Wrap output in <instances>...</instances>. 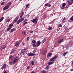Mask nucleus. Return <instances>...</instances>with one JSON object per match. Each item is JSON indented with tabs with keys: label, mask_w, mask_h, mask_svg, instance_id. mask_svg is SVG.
<instances>
[{
	"label": "nucleus",
	"mask_w": 73,
	"mask_h": 73,
	"mask_svg": "<svg viewBox=\"0 0 73 73\" xmlns=\"http://www.w3.org/2000/svg\"><path fill=\"white\" fill-rule=\"evenodd\" d=\"M57 57H58V55H55L52 57V58H51L50 60V61H52V62H53V61H55V60H56Z\"/></svg>",
	"instance_id": "1"
},
{
	"label": "nucleus",
	"mask_w": 73,
	"mask_h": 73,
	"mask_svg": "<svg viewBox=\"0 0 73 73\" xmlns=\"http://www.w3.org/2000/svg\"><path fill=\"white\" fill-rule=\"evenodd\" d=\"M24 20V18H22L19 19L17 23V24H20V23H21V21H23Z\"/></svg>",
	"instance_id": "2"
},
{
	"label": "nucleus",
	"mask_w": 73,
	"mask_h": 73,
	"mask_svg": "<svg viewBox=\"0 0 73 73\" xmlns=\"http://www.w3.org/2000/svg\"><path fill=\"white\" fill-rule=\"evenodd\" d=\"M17 58H18V57L17 56H16L13 59V64H15V63L16 61H17Z\"/></svg>",
	"instance_id": "3"
},
{
	"label": "nucleus",
	"mask_w": 73,
	"mask_h": 73,
	"mask_svg": "<svg viewBox=\"0 0 73 73\" xmlns=\"http://www.w3.org/2000/svg\"><path fill=\"white\" fill-rule=\"evenodd\" d=\"M27 51V48H25L24 49H22L21 50V53H23V55L25 54V52Z\"/></svg>",
	"instance_id": "4"
},
{
	"label": "nucleus",
	"mask_w": 73,
	"mask_h": 73,
	"mask_svg": "<svg viewBox=\"0 0 73 73\" xmlns=\"http://www.w3.org/2000/svg\"><path fill=\"white\" fill-rule=\"evenodd\" d=\"M27 55L29 56H35V54L30 53L29 54H27Z\"/></svg>",
	"instance_id": "5"
},
{
	"label": "nucleus",
	"mask_w": 73,
	"mask_h": 73,
	"mask_svg": "<svg viewBox=\"0 0 73 73\" xmlns=\"http://www.w3.org/2000/svg\"><path fill=\"white\" fill-rule=\"evenodd\" d=\"M8 8H9V6L7 5L4 7L3 9V11H5V10H7V9H8Z\"/></svg>",
	"instance_id": "6"
},
{
	"label": "nucleus",
	"mask_w": 73,
	"mask_h": 73,
	"mask_svg": "<svg viewBox=\"0 0 73 73\" xmlns=\"http://www.w3.org/2000/svg\"><path fill=\"white\" fill-rule=\"evenodd\" d=\"M19 20V17H17L16 18H15V19L13 21V23H15V22H17V20Z\"/></svg>",
	"instance_id": "7"
},
{
	"label": "nucleus",
	"mask_w": 73,
	"mask_h": 73,
	"mask_svg": "<svg viewBox=\"0 0 73 73\" xmlns=\"http://www.w3.org/2000/svg\"><path fill=\"white\" fill-rule=\"evenodd\" d=\"M37 45L36 46V47H38L41 44V42H40V40H38L37 42Z\"/></svg>",
	"instance_id": "8"
},
{
	"label": "nucleus",
	"mask_w": 73,
	"mask_h": 73,
	"mask_svg": "<svg viewBox=\"0 0 73 73\" xmlns=\"http://www.w3.org/2000/svg\"><path fill=\"white\" fill-rule=\"evenodd\" d=\"M7 64H4L3 66H2L1 69L3 70L4 69V68H6V66Z\"/></svg>",
	"instance_id": "9"
},
{
	"label": "nucleus",
	"mask_w": 73,
	"mask_h": 73,
	"mask_svg": "<svg viewBox=\"0 0 73 73\" xmlns=\"http://www.w3.org/2000/svg\"><path fill=\"white\" fill-rule=\"evenodd\" d=\"M32 22L33 23H35V24L37 23V21L35 19H33L32 21Z\"/></svg>",
	"instance_id": "10"
},
{
	"label": "nucleus",
	"mask_w": 73,
	"mask_h": 73,
	"mask_svg": "<svg viewBox=\"0 0 73 73\" xmlns=\"http://www.w3.org/2000/svg\"><path fill=\"white\" fill-rule=\"evenodd\" d=\"M68 2L69 5H72L73 3V2L72 1H68Z\"/></svg>",
	"instance_id": "11"
},
{
	"label": "nucleus",
	"mask_w": 73,
	"mask_h": 73,
	"mask_svg": "<svg viewBox=\"0 0 73 73\" xmlns=\"http://www.w3.org/2000/svg\"><path fill=\"white\" fill-rule=\"evenodd\" d=\"M15 31V28L11 30V31H9V33H12V32H13Z\"/></svg>",
	"instance_id": "12"
},
{
	"label": "nucleus",
	"mask_w": 73,
	"mask_h": 73,
	"mask_svg": "<svg viewBox=\"0 0 73 73\" xmlns=\"http://www.w3.org/2000/svg\"><path fill=\"white\" fill-rule=\"evenodd\" d=\"M45 6L46 7H50L51 5H50L49 3H47L45 5Z\"/></svg>",
	"instance_id": "13"
},
{
	"label": "nucleus",
	"mask_w": 73,
	"mask_h": 73,
	"mask_svg": "<svg viewBox=\"0 0 73 73\" xmlns=\"http://www.w3.org/2000/svg\"><path fill=\"white\" fill-rule=\"evenodd\" d=\"M63 41V39H60L58 42V44H60L61 42H62Z\"/></svg>",
	"instance_id": "14"
},
{
	"label": "nucleus",
	"mask_w": 73,
	"mask_h": 73,
	"mask_svg": "<svg viewBox=\"0 0 73 73\" xmlns=\"http://www.w3.org/2000/svg\"><path fill=\"white\" fill-rule=\"evenodd\" d=\"M52 53H49L47 55L48 56H47V57H51V56H52Z\"/></svg>",
	"instance_id": "15"
},
{
	"label": "nucleus",
	"mask_w": 73,
	"mask_h": 73,
	"mask_svg": "<svg viewBox=\"0 0 73 73\" xmlns=\"http://www.w3.org/2000/svg\"><path fill=\"white\" fill-rule=\"evenodd\" d=\"M53 63H54V62H53L50 61L48 62V65H52V64H53Z\"/></svg>",
	"instance_id": "16"
},
{
	"label": "nucleus",
	"mask_w": 73,
	"mask_h": 73,
	"mask_svg": "<svg viewBox=\"0 0 73 73\" xmlns=\"http://www.w3.org/2000/svg\"><path fill=\"white\" fill-rule=\"evenodd\" d=\"M22 33H23V35H25L27 34V32L25 31H23L22 32Z\"/></svg>",
	"instance_id": "17"
},
{
	"label": "nucleus",
	"mask_w": 73,
	"mask_h": 73,
	"mask_svg": "<svg viewBox=\"0 0 73 73\" xmlns=\"http://www.w3.org/2000/svg\"><path fill=\"white\" fill-rule=\"evenodd\" d=\"M15 45V46H18L19 45V43H17V42H16Z\"/></svg>",
	"instance_id": "18"
},
{
	"label": "nucleus",
	"mask_w": 73,
	"mask_h": 73,
	"mask_svg": "<svg viewBox=\"0 0 73 73\" xmlns=\"http://www.w3.org/2000/svg\"><path fill=\"white\" fill-rule=\"evenodd\" d=\"M49 68V65H47L45 69H46V70H48Z\"/></svg>",
	"instance_id": "19"
},
{
	"label": "nucleus",
	"mask_w": 73,
	"mask_h": 73,
	"mask_svg": "<svg viewBox=\"0 0 73 73\" xmlns=\"http://www.w3.org/2000/svg\"><path fill=\"white\" fill-rule=\"evenodd\" d=\"M32 42L33 44H35L36 43V40H34L32 41Z\"/></svg>",
	"instance_id": "20"
},
{
	"label": "nucleus",
	"mask_w": 73,
	"mask_h": 73,
	"mask_svg": "<svg viewBox=\"0 0 73 73\" xmlns=\"http://www.w3.org/2000/svg\"><path fill=\"white\" fill-rule=\"evenodd\" d=\"M9 28H12V27H13V24L12 23L10 24L9 26Z\"/></svg>",
	"instance_id": "21"
},
{
	"label": "nucleus",
	"mask_w": 73,
	"mask_h": 73,
	"mask_svg": "<svg viewBox=\"0 0 73 73\" xmlns=\"http://www.w3.org/2000/svg\"><path fill=\"white\" fill-rule=\"evenodd\" d=\"M60 8L62 9H65V7L62 5L61 6Z\"/></svg>",
	"instance_id": "22"
},
{
	"label": "nucleus",
	"mask_w": 73,
	"mask_h": 73,
	"mask_svg": "<svg viewBox=\"0 0 73 73\" xmlns=\"http://www.w3.org/2000/svg\"><path fill=\"white\" fill-rule=\"evenodd\" d=\"M7 6H8L9 7V5H11V2H9L8 3H7Z\"/></svg>",
	"instance_id": "23"
},
{
	"label": "nucleus",
	"mask_w": 73,
	"mask_h": 73,
	"mask_svg": "<svg viewBox=\"0 0 73 73\" xmlns=\"http://www.w3.org/2000/svg\"><path fill=\"white\" fill-rule=\"evenodd\" d=\"M3 19H4V17H2L0 19V23H1V22L2 21Z\"/></svg>",
	"instance_id": "24"
},
{
	"label": "nucleus",
	"mask_w": 73,
	"mask_h": 73,
	"mask_svg": "<svg viewBox=\"0 0 73 73\" xmlns=\"http://www.w3.org/2000/svg\"><path fill=\"white\" fill-rule=\"evenodd\" d=\"M45 41H46V38H44L42 41V42L44 43Z\"/></svg>",
	"instance_id": "25"
},
{
	"label": "nucleus",
	"mask_w": 73,
	"mask_h": 73,
	"mask_svg": "<svg viewBox=\"0 0 73 73\" xmlns=\"http://www.w3.org/2000/svg\"><path fill=\"white\" fill-rule=\"evenodd\" d=\"M13 56H10V57H9V59H10L11 60H12V58H13Z\"/></svg>",
	"instance_id": "26"
},
{
	"label": "nucleus",
	"mask_w": 73,
	"mask_h": 73,
	"mask_svg": "<svg viewBox=\"0 0 73 73\" xmlns=\"http://www.w3.org/2000/svg\"><path fill=\"white\" fill-rule=\"evenodd\" d=\"M11 27H8L7 29V31H9L10 30H11Z\"/></svg>",
	"instance_id": "27"
},
{
	"label": "nucleus",
	"mask_w": 73,
	"mask_h": 73,
	"mask_svg": "<svg viewBox=\"0 0 73 73\" xmlns=\"http://www.w3.org/2000/svg\"><path fill=\"white\" fill-rule=\"evenodd\" d=\"M65 18L64 17L62 20V22L63 23H65Z\"/></svg>",
	"instance_id": "28"
},
{
	"label": "nucleus",
	"mask_w": 73,
	"mask_h": 73,
	"mask_svg": "<svg viewBox=\"0 0 73 73\" xmlns=\"http://www.w3.org/2000/svg\"><path fill=\"white\" fill-rule=\"evenodd\" d=\"M67 53L68 52H64V54H63V56H65V55H66V54H67Z\"/></svg>",
	"instance_id": "29"
},
{
	"label": "nucleus",
	"mask_w": 73,
	"mask_h": 73,
	"mask_svg": "<svg viewBox=\"0 0 73 73\" xmlns=\"http://www.w3.org/2000/svg\"><path fill=\"white\" fill-rule=\"evenodd\" d=\"M32 45H33V47H36V46H37V45L35 44H33Z\"/></svg>",
	"instance_id": "30"
},
{
	"label": "nucleus",
	"mask_w": 73,
	"mask_h": 73,
	"mask_svg": "<svg viewBox=\"0 0 73 73\" xmlns=\"http://www.w3.org/2000/svg\"><path fill=\"white\" fill-rule=\"evenodd\" d=\"M52 29V27H49L48 28V29L49 30H51V29Z\"/></svg>",
	"instance_id": "31"
},
{
	"label": "nucleus",
	"mask_w": 73,
	"mask_h": 73,
	"mask_svg": "<svg viewBox=\"0 0 73 73\" xmlns=\"http://www.w3.org/2000/svg\"><path fill=\"white\" fill-rule=\"evenodd\" d=\"M13 64V62H9V65H12V64Z\"/></svg>",
	"instance_id": "32"
},
{
	"label": "nucleus",
	"mask_w": 73,
	"mask_h": 73,
	"mask_svg": "<svg viewBox=\"0 0 73 73\" xmlns=\"http://www.w3.org/2000/svg\"><path fill=\"white\" fill-rule=\"evenodd\" d=\"M38 17H39V16L38 15L37 16V17H36L35 19L37 21V19H38Z\"/></svg>",
	"instance_id": "33"
},
{
	"label": "nucleus",
	"mask_w": 73,
	"mask_h": 73,
	"mask_svg": "<svg viewBox=\"0 0 73 73\" xmlns=\"http://www.w3.org/2000/svg\"><path fill=\"white\" fill-rule=\"evenodd\" d=\"M62 5H63V6H64V7H65V5H66V3H62Z\"/></svg>",
	"instance_id": "34"
},
{
	"label": "nucleus",
	"mask_w": 73,
	"mask_h": 73,
	"mask_svg": "<svg viewBox=\"0 0 73 73\" xmlns=\"http://www.w3.org/2000/svg\"><path fill=\"white\" fill-rule=\"evenodd\" d=\"M31 64L32 65H34V61H32L31 62Z\"/></svg>",
	"instance_id": "35"
},
{
	"label": "nucleus",
	"mask_w": 73,
	"mask_h": 73,
	"mask_svg": "<svg viewBox=\"0 0 73 73\" xmlns=\"http://www.w3.org/2000/svg\"><path fill=\"white\" fill-rule=\"evenodd\" d=\"M58 25L59 27H62V25L60 24H58Z\"/></svg>",
	"instance_id": "36"
},
{
	"label": "nucleus",
	"mask_w": 73,
	"mask_h": 73,
	"mask_svg": "<svg viewBox=\"0 0 73 73\" xmlns=\"http://www.w3.org/2000/svg\"><path fill=\"white\" fill-rule=\"evenodd\" d=\"M29 4H27L26 7V8H28L29 6Z\"/></svg>",
	"instance_id": "37"
},
{
	"label": "nucleus",
	"mask_w": 73,
	"mask_h": 73,
	"mask_svg": "<svg viewBox=\"0 0 73 73\" xmlns=\"http://www.w3.org/2000/svg\"><path fill=\"white\" fill-rule=\"evenodd\" d=\"M71 20H73V16H72L70 18Z\"/></svg>",
	"instance_id": "38"
},
{
	"label": "nucleus",
	"mask_w": 73,
	"mask_h": 73,
	"mask_svg": "<svg viewBox=\"0 0 73 73\" xmlns=\"http://www.w3.org/2000/svg\"><path fill=\"white\" fill-rule=\"evenodd\" d=\"M11 21V20H10V19H7V21H6V22L7 23H8V22H9V21Z\"/></svg>",
	"instance_id": "39"
},
{
	"label": "nucleus",
	"mask_w": 73,
	"mask_h": 73,
	"mask_svg": "<svg viewBox=\"0 0 73 73\" xmlns=\"http://www.w3.org/2000/svg\"><path fill=\"white\" fill-rule=\"evenodd\" d=\"M45 53H46V51H44L42 53V54L44 55L45 54Z\"/></svg>",
	"instance_id": "40"
},
{
	"label": "nucleus",
	"mask_w": 73,
	"mask_h": 73,
	"mask_svg": "<svg viewBox=\"0 0 73 73\" xmlns=\"http://www.w3.org/2000/svg\"><path fill=\"white\" fill-rule=\"evenodd\" d=\"M5 4V2H3L1 3V5H4V4Z\"/></svg>",
	"instance_id": "41"
},
{
	"label": "nucleus",
	"mask_w": 73,
	"mask_h": 73,
	"mask_svg": "<svg viewBox=\"0 0 73 73\" xmlns=\"http://www.w3.org/2000/svg\"><path fill=\"white\" fill-rule=\"evenodd\" d=\"M13 51H14H14L15 52V51H16V50H17V49L15 48V49H13Z\"/></svg>",
	"instance_id": "42"
},
{
	"label": "nucleus",
	"mask_w": 73,
	"mask_h": 73,
	"mask_svg": "<svg viewBox=\"0 0 73 73\" xmlns=\"http://www.w3.org/2000/svg\"><path fill=\"white\" fill-rule=\"evenodd\" d=\"M24 13L23 12L21 13V15L23 16H24Z\"/></svg>",
	"instance_id": "43"
},
{
	"label": "nucleus",
	"mask_w": 73,
	"mask_h": 73,
	"mask_svg": "<svg viewBox=\"0 0 73 73\" xmlns=\"http://www.w3.org/2000/svg\"><path fill=\"white\" fill-rule=\"evenodd\" d=\"M29 37H28L27 38V41H28L29 40Z\"/></svg>",
	"instance_id": "44"
},
{
	"label": "nucleus",
	"mask_w": 73,
	"mask_h": 73,
	"mask_svg": "<svg viewBox=\"0 0 73 73\" xmlns=\"http://www.w3.org/2000/svg\"><path fill=\"white\" fill-rule=\"evenodd\" d=\"M5 48V46H4L2 47V49H4Z\"/></svg>",
	"instance_id": "45"
},
{
	"label": "nucleus",
	"mask_w": 73,
	"mask_h": 73,
	"mask_svg": "<svg viewBox=\"0 0 73 73\" xmlns=\"http://www.w3.org/2000/svg\"><path fill=\"white\" fill-rule=\"evenodd\" d=\"M64 29H65V30H66V29H68V28L66 27H65Z\"/></svg>",
	"instance_id": "46"
},
{
	"label": "nucleus",
	"mask_w": 73,
	"mask_h": 73,
	"mask_svg": "<svg viewBox=\"0 0 73 73\" xmlns=\"http://www.w3.org/2000/svg\"><path fill=\"white\" fill-rule=\"evenodd\" d=\"M27 22H25L23 24V25H25V24H27Z\"/></svg>",
	"instance_id": "47"
},
{
	"label": "nucleus",
	"mask_w": 73,
	"mask_h": 73,
	"mask_svg": "<svg viewBox=\"0 0 73 73\" xmlns=\"http://www.w3.org/2000/svg\"><path fill=\"white\" fill-rule=\"evenodd\" d=\"M33 53H36V50H34L33 51Z\"/></svg>",
	"instance_id": "48"
},
{
	"label": "nucleus",
	"mask_w": 73,
	"mask_h": 73,
	"mask_svg": "<svg viewBox=\"0 0 73 73\" xmlns=\"http://www.w3.org/2000/svg\"><path fill=\"white\" fill-rule=\"evenodd\" d=\"M14 51L13 50H11V53H14Z\"/></svg>",
	"instance_id": "49"
},
{
	"label": "nucleus",
	"mask_w": 73,
	"mask_h": 73,
	"mask_svg": "<svg viewBox=\"0 0 73 73\" xmlns=\"http://www.w3.org/2000/svg\"><path fill=\"white\" fill-rule=\"evenodd\" d=\"M27 20H28V19H25V20H24V22H25V21H27Z\"/></svg>",
	"instance_id": "50"
},
{
	"label": "nucleus",
	"mask_w": 73,
	"mask_h": 73,
	"mask_svg": "<svg viewBox=\"0 0 73 73\" xmlns=\"http://www.w3.org/2000/svg\"><path fill=\"white\" fill-rule=\"evenodd\" d=\"M33 31H30V33H33Z\"/></svg>",
	"instance_id": "51"
},
{
	"label": "nucleus",
	"mask_w": 73,
	"mask_h": 73,
	"mask_svg": "<svg viewBox=\"0 0 73 73\" xmlns=\"http://www.w3.org/2000/svg\"><path fill=\"white\" fill-rule=\"evenodd\" d=\"M45 72H46V71L43 70L42 71V73H45Z\"/></svg>",
	"instance_id": "52"
},
{
	"label": "nucleus",
	"mask_w": 73,
	"mask_h": 73,
	"mask_svg": "<svg viewBox=\"0 0 73 73\" xmlns=\"http://www.w3.org/2000/svg\"><path fill=\"white\" fill-rule=\"evenodd\" d=\"M23 15H22L21 16H20V18L21 19V18H22V17H23Z\"/></svg>",
	"instance_id": "53"
},
{
	"label": "nucleus",
	"mask_w": 73,
	"mask_h": 73,
	"mask_svg": "<svg viewBox=\"0 0 73 73\" xmlns=\"http://www.w3.org/2000/svg\"><path fill=\"white\" fill-rule=\"evenodd\" d=\"M22 45H23V46H24V45H25V43H22Z\"/></svg>",
	"instance_id": "54"
},
{
	"label": "nucleus",
	"mask_w": 73,
	"mask_h": 73,
	"mask_svg": "<svg viewBox=\"0 0 73 73\" xmlns=\"http://www.w3.org/2000/svg\"><path fill=\"white\" fill-rule=\"evenodd\" d=\"M65 9H66V8H68V6H66L65 7Z\"/></svg>",
	"instance_id": "55"
},
{
	"label": "nucleus",
	"mask_w": 73,
	"mask_h": 73,
	"mask_svg": "<svg viewBox=\"0 0 73 73\" xmlns=\"http://www.w3.org/2000/svg\"><path fill=\"white\" fill-rule=\"evenodd\" d=\"M30 68V66H28L27 68V69H29Z\"/></svg>",
	"instance_id": "56"
},
{
	"label": "nucleus",
	"mask_w": 73,
	"mask_h": 73,
	"mask_svg": "<svg viewBox=\"0 0 73 73\" xmlns=\"http://www.w3.org/2000/svg\"><path fill=\"white\" fill-rule=\"evenodd\" d=\"M35 72H34V71H33V72H31V73H35Z\"/></svg>",
	"instance_id": "57"
},
{
	"label": "nucleus",
	"mask_w": 73,
	"mask_h": 73,
	"mask_svg": "<svg viewBox=\"0 0 73 73\" xmlns=\"http://www.w3.org/2000/svg\"><path fill=\"white\" fill-rule=\"evenodd\" d=\"M3 73H7V72L6 71H4L3 72Z\"/></svg>",
	"instance_id": "58"
},
{
	"label": "nucleus",
	"mask_w": 73,
	"mask_h": 73,
	"mask_svg": "<svg viewBox=\"0 0 73 73\" xmlns=\"http://www.w3.org/2000/svg\"><path fill=\"white\" fill-rule=\"evenodd\" d=\"M71 71H73V68H72L71 69Z\"/></svg>",
	"instance_id": "59"
},
{
	"label": "nucleus",
	"mask_w": 73,
	"mask_h": 73,
	"mask_svg": "<svg viewBox=\"0 0 73 73\" xmlns=\"http://www.w3.org/2000/svg\"><path fill=\"white\" fill-rule=\"evenodd\" d=\"M7 19H9V17H7Z\"/></svg>",
	"instance_id": "60"
},
{
	"label": "nucleus",
	"mask_w": 73,
	"mask_h": 73,
	"mask_svg": "<svg viewBox=\"0 0 73 73\" xmlns=\"http://www.w3.org/2000/svg\"><path fill=\"white\" fill-rule=\"evenodd\" d=\"M1 36V35H0V37Z\"/></svg>",
	"instance_id": "61"
},
{
	"label": "nucleus",
	"mask_w": 73,
	"mask_h": 73,
	"mask_svg": "<svg viewBox=\"0 0 73 73\" xmlns=\"http://www.w3.org/2000/svg\"><path fill=\"white\" fill-rule=\"evenodd\" d=\"M1 7V5H0V7Z\"/></svg>",
	"instance_id": "62"
},
{
	"label": "nucleus",
	"mask_w": 73,
	"mask_h": 73,
	"mask_svg": "<svg viewBox=\"0 0 73 73\" xmlns=\"http://www.w3.org/2000/svg\"><path fill=\"white\" fill-rule=\"evenodd\" d=\"M1 33L0 32V34H1Z\"/></svg>",
	"instance_id": "63"
}]
</instances>
